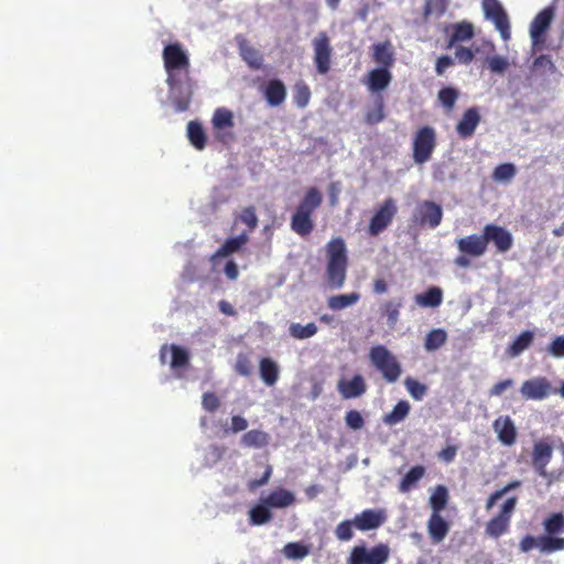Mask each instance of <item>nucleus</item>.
<instances>
[{
    "instance_id": "18",
    "label": "nucleus",
    "mask_w": 564,
    "mask_h": 564,
    "mask_svg": "<svg viewBox=\"0 0 564 564\" xmlns=\"http://www.w3.org/2000/svg\"><path fill=\"white\" fill-rule=\"evenodd\" d=\"M481 117L477 107L465 110L456 126V132L460 139H469L474 135L476 128L480 123Z\"/></svg>"
},
{
    "instance_id": "8",
    "label": "nucleus",
    "mask_w": 564,
    "mask_h": 564,
    "mask_svg": "<svg viewBox=\"0 0 564 564\" xmlns=\"http://www.w3.org/2000/svg\"><path fill=\"white\" fill-rule=\"evenodd\" d=\"M481 8L485 18L494 23L501 39L508 42L511 39V24L501 2L499 0H482Z\"/></svg>"
},
{
    "instance_id": "36",
    "label": "nucleus",
    "mask_w": 564,
    "mask_h": 564,
    "mask_svg": "<svg viewBox=\"0 0 564 564\" xmlns=\"http://www.w3.org/2000/svg\"><path fill=\"white\" fill-rule=\"evenodd\" d=\"M270 436L260 430H251L243 434L241 442L247 447L261 448L269 444Z\"/></svg>"
},
{
    "instance_id": "5",
    "label": "nucleus",
    "mask_w": 564,
    "mask_h": 564,
    "mask_svg": "<svg viewBox=\"0 0 564 564\" xmlns=\"http://www.w3.org/2000/svg\"><path fill=\"white\" fill-rule=\"evenodd\" d=\"M437 145V134L433 127H420L412 140V159L415 164H424L432 159Z\"/></svg>"
},
{
    "instance_id": "4",
    "label": "nucleus",
    "mask_w": 564,
    "mask_h": 564,
    "mask_svg": "<svg viewBox=\"0 0 564 564\" xmlns=\"http://www.w3.org/2000/svg\"><path fill=\"white\" fill-rule=\"evenodd\" d=\"M369 359L387 382L393 383L398 381L402 373L401 365L386 346H372L369 351Z\"/></svg>"
},
{
    "instance_id": "45",
    "label": "nucleus",
    "mask_w": 564,
    "mask_h": 564,
    "mask_svg": "<svg viewBox=\"0 0 564 564\" xmlns=\"http://www.w3.org/2000/svg\"><path fill=\"white\" fill-rule=\"evenodd\" d=\"M213 126L217 130L234 127V115L229 109L218 108L215 110L213 119Z\"/></svg>"
},
{
    "instance_id": "6",
    "label": "nucleus",
    "mask_w": 564,
    "mask_h": 564,
    "mask_svg": "<svg viewBox=\"0 0 564 564\" xmlns=\"http://www.w3.org/2000/svg\"><path fill=\"white\" fill-rule=\"evenodd\" d=\"M517 505V496L509 497L503 501L499 512L486 523L485 532L488 536L499 539L509 531Z\"/></svg>"
},
{
    "instance_id": "58",
    "label": "nucleus",
    "mask_w": 564,
    "mask_h": 564,
    "mask_svg": "<svg viewBox=\"0 0 564 564\" xmlns=\"http://www.w3.org/2000/svg\"><path fill=\"white\" fill-rule=\"evenodd\" d=\"M345 422L351 430H360L365 425V420L359 411L350 410L346 413Z\"/></svg>"
},
{
    "instance_id": "19",
    "label": "nucleus",
    "mask_w": 564,
    "mask_h": 564,
    "mask_svg": "<svg viewBox=\"0 0 564 564\" xmlns=\"http://www.w3.org/2000/svg\"><path fill=\"white\" fill-rule=\"evenodd\" d=\"M391 80V69L376 67L368 72L365 84L369 91L379 94L389 87Z\"/></svg>"
},
{
    "instance_id": "1",
    "label": "nucleus",
    "mask_w": 564,
    "mask_h": 564,
    "mask_svg": "<svg viewBox=\"0 0 564 564\" xmlns=\"http://www.w3.org/2000/svg\"><path fill=\"white\" fill-rule=\"evenodd\" d=\"M169 95L176 111H186L193 97L191 61L180 42L170 43L162 51Z\"/></svg>"
},
{
    "instance_id": "29",
    "label": "nucleus",
    "mask_w": 564,
    "mask_h": 564,
    "mask_svg": "<svg viewBox=\"0 0 564 564\" xmlns=\"http://www.w3.org/2000/svg\"><path fill=\"white\" fill-rule=\"evenodd\" d=\"M495 431L498 433L499 441L505 445H512L516 442V427L509 416L499 417L494 423Z\"/></svg>"
},
{
    "instance_id": "50",
    "label": "nucleus",
    "mask_w": 564,
    "mask_h": 564,
    "mask_svg": "<svg viewBox=\"0 0 564 564\" xmlns=\"http://www.w3.org/2000/svg\"><path fill=\"white\" fill-rule=\"evenodd\" d=\"M459 91L454 87H444L438 91L437 98L443 107L452 110L458 99Z\"/></svg>"
},
{
    "instance_id": "9",
    "label": "nucleus",
    "mask_w": 564,
    "mask_h": 564,
    "mask_svg": "<svg viewBox=\"0 0 564 564\" xmlns=\"http://www.w3.org/2000/svg\"><path fill=\"white\" fill-rule=\"evenodd\" d=\"M554 15V8L546 7L541 10L532 20L529 31L533 48L541 50L544 45L545 34L551 28Z\"/></svg>"
},
{
    "instance_id": "21",
    "label": "nucleus",
    "mask_w": 564,
    "mask_h": 564,
    "mask_svg": "<svg viewBox=\"0 0 564 564\" xmlns=\"http://www.w3.org/2000/svg\"><path fill=\"white\" fill-rule=\"evenodd\" d=\"M372 61L378 67L391 69L394 65L395 57L393 46L390 41L375 43L371 47Z\"/></svg>"
},
{
    "instance_id": "13",
    "label": "nucleus",
    "mask_w": 564,
    "mask_h": 564,
    "mask_svg": "<svg viewBox=\"0 0 564 564\" xmlns=\"http://www.w3.org/2000/svg\"><path fill=\"white\" fill-rule=\"evenodd\" d=\"M482 232L486 243L492 242L500 253L509 251L513 245L512 235L501 226L488 224L484 227Z\"/></svg>"
},
{
    "instance_id": "47",
    "label": "nucleus",
    "mask_w": 564,
    "mask_h": 564,
    "mask_svg": "<svg viewBox=\"0 0 564 564\" xmlns=\"http://www.w3.org/2000/svg\"><path fill=\"white\" fill-rule=\"evenodd\" d=\"M311 99V90L310 87L303 83L299 82L294 86L293 90V101L299 108H305Z\"/></svg>"
},
{
    "instance_id": "57",
    "label": "nucleus",
    "mask_w": 564,
    "mask_h": 564,
    "mask_svg": "<svg viewBox=\"0 0 564 564\" xmlns=\"http://www.w3.org/2000/svg\"><path fill=\"white\" fill-rule=\"evenodd\" d=\"M487 64L492 73L502 74L509 67V62L505 56L495 55L488 57Z\"/></svg>"
},
{
    "instance_id": "16",
    "label": "nucleus",
    "mask_w": 564,
    "mask_h": 564,
    "mask_svg": "<svg viewBox=\"0 0 564 564\" xmlns=\"http://www.w3.org/2000/svg\"><path fill=\"white\" fill-rule=\"evenodd\" d=\"M553 455L552 446L544 442H536L532 451V466L534 470L541 476L546 477V466L551 462Z\"/></svg>"
},
{
    "instance_id": "31",
    "label": "nucleus",
    "mask_w": 564,
    "mask_h": 564,
    "mask_svg": "<svg viewBox=\"0 0 564 564\" xmlns=\"http://www.w3.org/2000/svg\"><path fill=\"white\" fill-rule=\"evenodd\" d=\"M291 229L299 236L306 237L314 229V220L308 215L294 212L291 217Z\"/></svg>"
},
{
    "instance_id": "28",
    "label": "nucleus",
    "mask_w": 564,
    "mask_h": 564,
    "mask_svg": "<svg viewBox=\"0 0 564 564\" xmlns=\"http://www.w3.org/2000/svg\"><path fill=\"white\" fill-rule=\"evenodd\" d=\"M262 502L270 508H286L295 502V496L286 489L278 488L262 499Z\"/></svg>"
},
{
    "instance_id": "33",
    "label": "nucleus",
    "mask_w": 564,
    "mask_h": 564,
    "mask_svg": "<svg viewBox=\"0 0 564 564\" xmlns=\"http://www.w3.org/2000/svg\"><path fill=\"white\" fill-rule=\"evenodd\" d=\"M187 137L191 144L197 149L203 150L206 147V133L203 126L197 121H189L187 124Z\"/></svg>"
},
{
    "instance_id": "62",
    "label": "nucleus",
    "mask_w": 564,
    "mask_h": 564,
    "mask_svg": "<svg viewBox=\"0 0 564 564\" xmlns=\"http://www.w3.org/2000/svg\"><path fill=\"white\" fill-rule=\"evenodd\" d=\"M456 454H457V446L447 445L441 452H438L437 457L445 463H452L454 460Z\"/></svg>"
},
{
    "instance_id": "44",
    "label": "nucleus",
    "mask_w": 564,
    "mask_h": 564,
    "mask_svg": "<svg viewBox=\"0 0 564 564\" xmlns=\"http://www.w3.org/2000/svg\"><path fill=\"white\" fill-rule=\"evenodd\" d=\"M318 328L315 323H308L301 325L299 323H292L289 327L290 335L295 339H306L313 337L317 333Z\"/></svg>"
},
{
    "instance_id": "41",
    "label": "nucleus",
    "mask_w": 564,
    "mask_h": 564,
    "mask_svg": "<svg viewBox=\"0 0 564 564\" xmlns=\"http://www.w3.org/2000/svg\"><path fill=\"white\" fill-rule=\"evenodd\" d=\"M447 340V334L442 328H435L427 333L424 347L427 351H434L441 348Z\"/></svg>"
},
{
    "instance_id": "61",
    "label": "nucleus",
    "mask_w": 564,
    "mask_h": 564,
    "mask_svg": "<svg viewBox=\"0 0 564 564\" xmlns=\"http://www.w3.org/2000/svg\"><path fill=\"white\" fill-rule=\"evenodd\" d=\"M455 57L460 64L467 65L473 62L475 54L468 47L457 46L455 50Z\"/></svg>"
},
{
    "instance_id": "63",
    "label": "nucleus",
    "mask_w": 564,
    "mask_h": 564,
    "mask_svg": "<svg viewBox=\"0 0 564 564\" xmlns=\"http://www.w3.org/2000/svg\"><path fill=\"white\" fill-rule=\"evenodd\" d=\"M454 65V59L448 55H442L437 58L435 70L437 75H443L446 68Z\"/></svg>"
},
{
    "instance_id": "2",
    "label": "nucleus",
    "mask_w": 564,
    "mask_h": 564,
    "mask_svg": "<svg viewBox=\"0 0 564 564\" xmlns=\"http://www.w3.org/2000/svg\"><path fill=\"white\" fill-rule=\"evenodd\" d=\"M544 534L542 535H524L519 543V550L522 553H529L533 549H538L541 553L551 554L564 551V513L553 512L543 520Z\"/></svg>"
},
{
    "instance_id": "12",
    "label": "nucleus",
    "mask_w": 564,
    "mask_h": 564,
    "mask_svg": "<svg viewBox=\"0 0 564 564\" xmlns=\"http://www.w3.org/2000/svg\"><path fill=\"white\" fill-rule=\"evenodd\" d=\"M398 212L395 202L389 197L377 209L370 219L368 231L371 236H377L382 232L392 221Z\"/></svg>"
},
{
    "instance_id": "51",
    "label": "nucleus",
    "mask_w": 564,
    "mask_h": 564,
    "mask_svg": "<svg viewBox=\"0 0 564 564\" xmlns=\"http://www.w3.org/2000/svg\"><path fill=\"white\" fill-rule=\"evenodd\" d=\"M404 386L410 395L416 401L422 400L427 392V387L424 383H421L411 377H408L404 380Z\"/></svg>"
},
{
    "instance_id": "23",
    "label": "nucleus",
    "mask_w": 564,
    "mask_h": 564,
    "mask_svg": "<svg viewBox=\"0 0 564 564\" xmlns=\"http://www.w3.org/2000/svg\"><path fill=\"white\" fill-rule=\"evenodd\" d=\"M248 241L249 236L247 232H242L237 237L228 238L221 245V247L214 254L210 256V262L215 264L217 259L228 257L235 252H238Z\"/></svg>"
},
{
    "instance_id": "26",
    "label": "nucleus",
    "mask_w": 564,
    "mask_h": 564,
    "mask_svg": "<svg viewBox=\"0 0 564 564\" xmlns=\"http://www.w3.org/2000/svg\"><path fill=\"white\" fill-rule=\"evenodd\" d=\"M427 531L434 543L442 542L449 531V523L441 513H432L427 521Z\"/></svg>"
},
{
    "instance_id": "35",
    "label": "nucleus",
    "mask_w": 564,
    "mask_h": 564,
    "mask_svg": "<svg viewBox=\"0 0 564 564\" xmlns=\"http://www.w3.org/2000/svg\"><path fill=\"white\" fill-rule=\"evenodd\" d=\"M448 490L445 486L438 485L430 497L429 505L432 513H441L448 502Z\"/></svg>"
},
{
    "instance_id": "55",
    "label": "nucleus",
    "mask_w": 564,
    "mask_h": 564,
    "mask_svg": "<svg viewBox=\"0 0 564 564\" xmlns=\"http://www.w3.org/2000/svg\"><path fill=\"white\" fill-rule=\"evenodd\" d=\"M234 369L239 376L249 377L252 373V364L248 355L238 354Z\"/></svg>"
},
{
    "instance_id": "43",
    "label": "nucleus",
    "mask_w": 564,
    "mask_h": 564,
    "mask_svg": "<svg viewBox=\"0 0 564 564\" xmlns=\"http://www.w3.org/2000/svg\"><path fill=\"white\" fill-rule=\"evenodd\" d=\"M282 553L289 560H302L310 554V546L301 542H290L283 546Z\"/></svg>"
},
{
    "instance_id": "53",
    "label": "nucleus",
    "mask_w": 564,
    "mask_h": 564,
    "mask_svg": "<svg viewBox=\"0 0 564 564\" xmlns=\"http://www.w3.org/2000/svg\"><path fill=\"white\" fill-rule=\"evenodd\" d=\"M446 8V0H425L423 6V17L427 19L433 13L441 17L445 13Z\"/></svg>"
},
{
    "instance_id": "60",
    "label": "nucleus",
    "mask_w": 564,
    "mask_h": 564,
    "mask_svg": "<svg viewBox=\"0 0 564 564\" xmlns=\"http://www.w3.org/2000/svg\"><path fill=\"white\" fill-rule=\"evenodd\" d=\"M547 352L554 358H564V335L556 336L549 344Z\"/></svg>"
},
{
    "instance_id": "27",
    "label": "nucleus",
    "mask_w": 564,
    "mask_h": 564,
    "mask_svg": "<svg viewBox=\"0 0 564 564\" xmlns=\"http://www.w3.org/2000/svg\"><path fill=\"white\" fill-rule=\"evenodd\" d=\"M259 375L261 380L268 386L273 387L280 376V368L275 360L270 357H263L259 361Z\"/></svg>"
},
{
    "instance_id": "30",
    "label": "nucleus",
    "mask_w": 564,
    "mask_h": 564,
    "mask_svg": "<svg viewBox=\"0 0 564 564\" xmlns=\"http://www.w3.org/2000/svg\"><path fill=\"white\" fill-rule=\"evenodd\" d=\"M414 301L421 307H437L443 302V291L438 286H431L425 292L416 294Z\"/></svg>"
},
{
    "instance_id": "15",
    "label": "nucleus",
    "mask_w": 564,
    "mask_h": 564,
    "mask_svg": "<svg viewBox=\"0 0 564 564\" xmlns=\"http://www.w3.org/2000/svg\"><path fill=\"white\" fill-rule=\"evenodd\" d=\"M460 253L468 254L473 258H479L487 251V243L484 232L481 235H469L456 241Z\"/></svg>"
},
{
    "instance_id": "46",
    "label": "nucleus",
    "mask_w": 564,
    "mask_h": 564,
    "mask_svg": "<svg viewBox=\"0 0 564 564\" xmlns=\"http://www.w3.org/2000/svg\"><path fill=\"white\" fill-rule=\"evenodd\" d=\"M270 507H267L263 502L251 508L249 512L250 523L253 525H262L269 522L272 518Z\"/></svg>"
},
{
    "instance_id": "64",
    "label": "nucleus",
    "mask_w": 564,
    "mask_h": 564,
    "mask_svg": "<svg viewBox=\"0 0 564 564\" xmlns=\"http://www.w3.org/2000/svg\"><path fill=\"white\" fill-rule=\"evenodd\" d=\"M243 58L248 62V64L254 68H259L261 65V56L253 48L248 50L243 54Z\"/></svg>"
},
{
    "instance_id": "48",
    "label": "nucleus",
    "mask_w": 564,
    "mask_h": 564,
    "mask_svg": "<svg viewBox=\"0 0 564 564\" xmlns=\"http://www.w3.org/2000/svg\"><path fill=\"white\" fill-rule=\"evenodd\" d=\"M532 68L534 72L541 75L553 74L556 70L555 64L553 63L551 56L545 54L534 58Z\"/></svg>"
},
{
    "instance_id": "32",
    "label": "nucleus",
    "mask_w": 564,
    "mask_h": 564,
    "mask_svg": "<svg viewBox=\"0 0 564 564\" xmlns=\"http://www.w3.org/2000/svg\"><path fill=\"white\" fill-rule=\"evenodd\" d=\"M474 26L470 22L462 21L453 25V33L448 40L447 47H453L458 42L468 41L474 36Z\"/></svg>"
},
{
    "instance_id": "22",
    "label": "nucleus",
    "mask_w": 564,
    "mask_h": 564,
    "mask_svg": "<svg viewBox=\"0 0 564 564\" xmlns=\"http://www.w3.org/2000/svg\"><path fill=\"white\" fill-rule=\"evenodd\" d=\"M337 390L344 399H354L366 392L367 384L361 375H355L350 380H339Z\"/></svg>"
},
{
    "instance_id": "25",
    "label": "nucleus",
    "mask_w": 564,
    "mask_h": 564,
    "mask_svg": "<svg viewBox=\"0 0 564 564\" xmlns=\"http://www.w3.org/2000/svg\"><path fill=\"white\" fill-rule=\"evenodd\" d=\"M263 96L270 106L278 107L286 98V87L280 79H270L263 88Z\"/></svg>"
},
{
    "instance_id": "52",
    "label": "nucleus",
    "mask_w": 564,
    "mask_h": 564,
    "mask_svg": "<svg viewBox=\"0 0 564 564\" xmlns=\"http://www.w3.org/2000/svg\"><path fill=\"white\" fill-rule=\"evenodd\" d=\"M521 482L519 480H513L509 484H507L505 487L494 491L487 499L485 508L487 511H489L496 502L501 499L509 491L520 487Z\"/></svg>"
},
{
    "instance_id": "39",
    "label": "nucleus",
    "mask_w": 564,
    "mask_h": 564,
    "mask_svg": "<svg viewBox=\"0 0 564 564\" xmlns=\"http://www.w3.org/2000/svg\"><path fill=\"white\" fill-rule=\"evenodd\" d=\"M425 468L421 465L412 467L401 479L399 489L401 492H408L424 476Z\"/></svg>"
},
{
    "instance_id": "37",
    "label": "nucleus",
    "mask_w": 564,
    "mask_h": 564,
    "mask_svg": "<svg viewBox=\"0 0 564 564\" xmlns=\"http://www.w3.org/2000/svg\"><path fill=\"white\" fill-rule=\"evenodd\" d=\"M360 299V294L352 292L348 294L333 295L328 299V307L333 311H340L356 304Z\"/></svg>"
},
{
    "instance_id": "17",
    "label": "nucleus",
    "mask_w": 564,
    "mask_h": 564,
    "mask_svg": "<svg viewBox=\"0 0 564 564\" xmlns=\"http://www.w3.org/2000/svg\"><path fill=\"white\" fill-rule=\"evenodd\" d=\"M171 352L172 358L170 361V366L174 370L187 368L189 365V354L188 351L180 347L175 344L163 345L160 349V360L162 364L166 362V354Z\"/></svg>"
},
{
    "instance_id": "14",
    "label": "nucleus",
    "mask_w": 564,
    "mask_h": 564,
    "mask_svg": "<svg viewBox=\"0 0 564 564\" xmlns=\"http://www.w3.org/2000/svg\"><path fill=\"white\" fill-rule=\"evenodd\" d=\"M442 217V207L432 200H424L417 207V221L422 226L436 228L441 224Z\"/></svg>"
},
{
    "instance_id": "38",
    "label": "nucleus",
    "mask_w": 564,
    "mask_h": 564,
    "mask_svg": "<svg viewBox=\"0 0 564 564\" xmlns=\"http://www.w3.org/2000/svg\"><path fill=\"white\" fill-rule=\"evenodd\" d=\"M534 338L531 330L522 332L509 346L508 354L511 357H517L530 347Z\"/></svg>"
},
{
    "instance_id": "10",
    "label": "nucleus",
    "mask_w": 564,
    "mask_h": 564,
    "mask_svg": "<svg viewBox=\"0 0 564 564\" xmlns=\"http://www.w3.org/2000/svg\"><path fill=\"white\" fill-rule=\"evenodd\" d=\"M314 64L318 74L326 75L330 70L333 48L326 32H319L312 41Z\"/></svg>"
},
{
    "instance_id": "40",
    "label": "nucleus",
    "mask_w": 564,
    "mask_h": 564,
    "mask_svg": "<svg viewBox=\"0 0 564 564\" xmlns=\"http://www.w3.org/2000/svg\"><path fill=\"white\" fill-rule=\"evenodd\" d=\"M402 307L401 300L399 301H387L382 304V315L387 317V324L390 328H394L400 316V310Z\"/></svg>"
},
{
    "instance_id": "56",
    "label": "nucleus",
    "mask_w": 564,
    "mask_h": 564,
    "mask_svg": "<svg viewBox=\"0 0 564 564\" xmlns=\"http://www.w3.org/2000/svg\"><path fill=\"white\" fill-rule=\"evenodd\" d=\"M238 219L248 227L249 231H252L258 227V217L253 206L243 208Z\"/></svg>"
},
{
    "instance_id": "11",
    "label": "nucleus",
    "mask_w": 564,
    "mask_h": 564,
    "mask_svg": "<svg viewBox=\"0 0 564 564\" xmlns=\"http://www.w3.org/2000/svg\"><path fill=\"white\" fill-rule=\"evenodd\" d=\"M520 393L524 400H544L556 393L551 381L546 377L538 376L525 380L520 388Z\"/></svg>"
},
{
    "instance_id": "49",
    "label": "nucleus",
    "mask_w": 564,
    "mask_h": 564,
    "mask_svg": "<svg viewBox=\"0 0 564 564\" xmlns=\"http://www.w3.org/2000/svg\"><path fill=\"white\" fill-rule=\"evenodd\" d=\"M517 173V169L512 163H502L495 167L492 178L496 182H509Z\"/></svg>"
},
{
    "instance_id": "34",
    "label": "nucleus",
    "mask_w": 564,
    "mask_h": 564,
    "mask_svg": "<svg viewBox=\"0 0 564 564\" xmlns=\"http://www.w3.org/2000/svg\"><path fill=\"white\" fill-rule=\"evenodd\" d=\"M410 409L409 402L401 400L393 406L391 412L383 416V422L388 425H395L409 415Z\"/></svg>"
},
{
    "instance_id": "20",
    "label": "nucleus",
    "mask_w": 564,
    "mask_h": 564,
    "mask_svg": "<svg viewBox=\"0 0 564 564\" xmlns=\"http://www.w3.org/2000/svg\"><path fill=\"white\" fill-rule=\"evenodd\" d=\"M355 528L360 531H370L379 528L386 521L381 510L366 509L354 518Z\"/></svg>"
},
{
    "instance_id": "24",
    "label": "nucleus",
    "mask_w": 564,
    "mask_h": 564,
    "mask_svg": "<svg viewBox=\"0 0 564 564\" xmlns=\"http://www.w3.org/2000/svg\"><path fill=\"white\" fill-rule=\"evenodd\" d=\"M323 195L317 187H310L300 200L295 212L313 216L314 212L322 205Z\"/></svg>"
},
{
    "instance_id": "59",
    "label": "nucleus",
    "mask_w": 564,
    "mask_h": 564,
    "mask_svg": "<svg viewBox=\"0 0 564 564\" xmlns=\"http://www.w3.org/2000/svg\"><path fill=\"white\" fill-rule=\"evenodd\" d=\"M202 405L207 412L214 413L220 406V401L214 392H205L202 397Z\"/></svg>"
},
{
    "instance_id": "42",
    "label": "nucleus",
    "mask_w": 564,
    "mask_h": 564,
    "mask_svg": "<svg viewBox=\"0 0 564 564\" xmlns=\"http://www.w3.org/2000/svg\"><path fill=\"white\" fill-rule=\"evenodd\" d=\"M384 117V100L381 95H378L375 99V107L367 110L365 120L369 126H375L381 122Z\"/></svg>"
},
{
    "instance_id": "54",
    "label": "nucleus",
    "mask_w": 564,
    "mask_h": 564,
    "mask_svg": "<svg viewBox=\"0 0 564 564\" xmlns=\"http://www.w3.org/2000/svg\"><path fill=\"white\" fill-rule=\"evenodd\" d=\"M355 521L344 520L335 528V536L343 542L350 541L354 538Z\"/></svg>"
},
{
    "instance_id": "7",
    "label": "nucleus",
    "mask_w": 564,
    "mask_h": 564,
    "mask_svg": "<svg viewBox=\"0 0 564 564\" xmlns=\"http://www.w3.org/2000/svg\"><path fill=\"white\" fill-rule=\"evenodd\" d=\"M390 557V547L386 543H379L368 549L365 545H356L351 549L347 564H386Z\"/></svg>"
},
{
    "instance_id": "3",
    "label": "nucleus",
    "mask_w": 564,
    "mask_h": 564,
    "mask_svg": "<svg viewBox=\"0 0 564 564\" xmlns=\"http://www.w3.org/2000/svg\"><path fill=\"white\" fill-rule=\"evenodd\" d=\"M326 279L330 289L344 286L347 276L348 256L343 238L336 237L326 245Z\"/></svg>"
}]
</instances>
